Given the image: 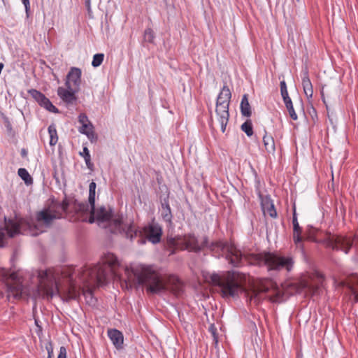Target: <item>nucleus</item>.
Returning a JSON list of instances; mask_svg holds the SVG:
<instances>
[{
  "mask_svg": "<svg viewBox=\"0 0 358 358\" xmlns=\"http://www.w3.org/2000/svg\"><path fill=\"white\" fill-rule=\"evenodd\" d=\"M231 98V92L229 87L224 85L219 93L216 101L215 113L220 124L221 131L224 133L229 122V107Z\"/></svg>",
  "mask_w": 358,
  "mask_h": 358,
  "instance_id": "0eeeda50",
  "label": "nucleus"
},
{
  "mask_svg": "<svg viewBox=\"0 0 358 358\" xmlns=\"http://www.w3.org/2000/svg\"><path fill=\"white\" fill-rule=\"evenodd\" d=\"M114 224L120 232H124L126 237L130 241H132L135 238L139 237L138 240L139 245L145 244L146 240L152 244H157L161 241L162 229L158 224H149L140 229L133 223L128 225L123 224L122 220L117 218L114 220Z\"/></svg>",
  "mask_w": 358,
  "mask_h": 358,
  "instance_id": "39448f33",
  "label": "nucleus"
},
{
  "mask_svg": "<svg viewBox=\"0 0 358 358\" xmlns=\"http://www.w3.org/2000/svg\"><path fill=\"white\" fill-rule=\"evenodd\" d=\"M69 208L74 212H86L88 206L83 202L78 201L74 196L65 195L62 202L55 200L48 207L36 214V223L31 220L22 219L19 221L5 218V229L9 237L13 238L20 234L21 230L26 229L28 233L33 236H36L45 231L43 227L50 228L55 220L63 217L64 214L69 213Z\"/></svg>",
  "mask_w": 358,
  "mask_h": 358,
  "instance_id": "f257e3e1",
  "label": "nucleus"
},
{
  "mask_svg": "<svg viewBox=\"0 0 358 358\" xmlns=\"http://www.w3.org/2000/svg\"><path fill=\"white\" fill-rule=\"evenodd\" d=\"M241 112L243 116L250 117L252 115L251 106L248 101V95L243 94L241 102Z\"/></svg>",
  "mask_w": 358,
  "mask_h": 358,
  "instance_id": "412c9836",
  "label": "nucleus"
},
{
  "mask_svg": "<svg viewBox=\"0 0 358 358\" xmlns=\"http://www.w3.org/2000/svg\"><path fill=\"white\" fill-rule=\"evenodd\" d=\"M88 206V210L86 212H74L72 211V208H69V213H75V214H80V215H85L86 213H90V217H89V222L90 223H94L95 221H96V215H95L94 212V206L92 207L90 204L85 203Z\"/></svg>",
  "mask_w": 358,
  "mask_h": 358,
  "instance_id": "b1692460",
  "label": "nucleus"
},
{
  "mask_svg": "<svg viewBox=\"0 0 358 358\" xmlns=\"http://www.w3.org/2000/svg\"><path fill=\"white\" fill-rule=\"evenodd\" d=\"M280 93H281V96L282 97L283 101L290 99V97L289 96V94H288L287 85H286L285 81V80L280 81Z\"/></svg>",
  "mask_w": 358,
  "mask_h": 358,
  "instance_id": "72a5a7b5",
  "label": "nucleus"
},
{
  "mask_svg": "<svg viewBox=\"0 0 358 358\" xmlns=\"http://www.w3.org/2000/svg\"><path fill=\"white\" fill-rule=\"evenodd\" d=\"M243 275L238 271H228L224 275L213 273L210 276V282L213 285L221 288L222 297H238L239 294L245 292L241 284Z\"/></svg>",
  "mask_w": 358,
  "mask_h": 358,
  "instance_id": "423d86ee",
  "label": "nucleus"
},
{
  "mask_svg": "<svg viewBox=\"0 0 358 358\" xmlns=\"http://www.w3.org/2000/svg\"><path fill=\"white\" fill-rule=\"evenodd\" d=\"M45 348L48 351V358H51L53 356V348H52V343L50 342L48 343L46 346H45Z\"/></svg>",
  "mask_w": 358,
  "mask_h": 358,
  "instance_id": "58836bf2",
  "label": "nucleus"
},
{
  "mask_svg": "<svg viewBox=\"0 0 358 358\" xmlns=\"http://www.w3.org/2000/svg\"><path fill=\"white\" fill-rule=\"evenodd\" d=\"M5 234L3 231H0V248L4 245Z\"/></svg>",
  "mask_w": 358,
  "mask_h": 358,
  "instance_id": "a18cd8bd",
  "label": "nucleus"
},
{
  "mask_svg": "<svg viewBox=\"0 0 358 358\" xmlns=\"http://www.w3.org/2000/svg\"><path fill=\"white\" fill-rule=\"evenodd\" d=\"M83 294L86 298L90 297L91 301L93 299L92 290L91 289L88 288L86 290H83Z\"/></svg>",
  "mask_w": 358,
  "mask_h": 358,
  "instance_id": "a19ab883",
  "label": "nucleus"
},
{
  "mask_svg": "<svg viewBox=\"0 0 358 358\" xmlns=\"http://www.w3.org/2000/svg\"><path fill=\"white\" fill-rule=\"evenodd\" d=\"M241 130L244 131L248 136L253 134V127L250 120H247L241 127Z\"/></svg>",
  "mask_w": 358,
  "mask_h": 358,
  "instance_id": "7c9ffc66",
  "label": "nucleus"
},
{
  "mask_svg": "<svg viewBox=\"0 0 358 358\" xmlns=\"http://www.w3.org/2000/svg\"><path fill=\"white\" fill-rule=\"evenodd\" d=\"M304 287H305L306 288L309 289H312V287H311L310 286H309L308 284H306V285H304Z\"/></svg>",
  "mask_w": 358,
  "mask_h": 358,
  "instance_id": "09e8293b",
  "label": "nucleus"
},
{
  "mask_svg": "<svg viewBox=\"0 0 358 358\" xmlns=\"http://www.w3.org/2000/svg\"><path fill=\"white\" fill-rule=\"evenodd\" d=\"M96 187V185L94 181L90 183L88 202L92 207H94L95 203Z\"/></svg>",
  "mask_w": 358,
  "mask_h": 358,
  "instance_id": "a878e982",
  "label": "nucleus"
},
{
  "mask_svg": "<svg viewBox=\"0 0 358 358\" xmlns=\"http://www.w3.org/2000/svg\"><path fill=\"white\" fill-rule=\"evenodd\" d=\"M47 275H48L47 271H43V275H41V278L46 277Z\"/></svg>",
  "mask_w": 358,
  "mask_h": 358,
  "instance_id": "de8ad7c7",
  "label": "nucleus"
},
{
  "mask_svg": "<svg viewBox=\"0 0 358 358\" xmlns=\"http://www.w3.org/2000/svg\"><path fill=\"white\" fill-rule=\"evenodd\" d=\"M138 285H145L146 291L152 294H159L170 291L175 295L182 292V283L174 275L164 277L154 265L140 264L131 270Z\"/></svg>",
  "mask_w": 358,
  "mask_h": 358,
  "instance_id": "7ed1b4c3",
  "label": "nucleus"
},
{
  "mask_svg": "<svg viewBox=\"0 0 358 358\" xmlns=\"http://www.w3.org/2000/svg\"><path fill=\"white\" fill-rule=\"evenodd\" d=\"M321 94H322V98L323 102L325 103V100H324V94H323L322 92H321Z\"/></svg>",
  "mask_w": 358,
  "mask_h": 358,
  "instance_id": "8fccbe9b",
  "label": "nucleus"
},
{
  "mask_svg": "<svg viewBox=\"0 0 358 358\" xmlns=\"http://www.w3.org/2000/svg\"><path fill=\"white\" fill-rule=\"evenodd\" d=\"M78 92V89H73V87H71L70 90L67 87L64 88L62 87H59L57 89L58 96L67 104H72L76 101L77 97L76 96V93Z\"/></svg>",
  "mask_w": 358,
  "mask_h": 358,
  "instance_id": "2eb2a0df",
  "label": "nucleus"
},
{
  "mask_svg": "<svg viewBox=\"0 0 358 358\" xmlns=\"http://www.w3.org/2000/svg\"><path fill=\"white\" fill-rule=\"evenodd\" d=\"M94 212L96 215V222L99 224L111 221L112 225L114 227V229L112 230V232L121 233L114 224V220L115 219L111 220L113 217V210L110 207H108V208H106L104 206H101L97 208L94 207Z\"/></svg>",
  "mask_w": 358,
  "mask_h": 358,
  "instance_id": "f8f14e48",
  "label": "nucleus"
},
{
  "mask_svg": "<svg viewBox=\"0 0 358 358\" xmlns=\"http://www.w3.org/2000/svg\"><path fill=\"white\" fill-rule=\"evenodd\" d=\"M263 142L266 150L268 153H274L275 150V141L271 136H268L267 132L265 131V134L263 136Z\"/></svg>",
  "mask_w": 358,
  "mask_h": 358,
  "instance_id": "4be33fe9",
  "label": "nucleus"
},
{
  "mask_svg": "<svg viewBox=\"0 0 358 358\" xmlns=\"http://www.w3.org/2000/svg\"><path fill=\"white\" fill-rule=\"evenodd\" d=\"M225 244L222 242H213L210 245L208 244L206 248H208L213 253L214 255H219L225 248Z\"/></svg>",
  "mask_w": 358,
  "mask_h": 358,
  "instance_id": "393cba45",
  "label": "nucleus"
},
{
  "mask_svg": "<svg viewBox=\"0 0 358 358\" xmlns=\"http://www.w3.org/2000/svg\"><path fill=\"white\" fill-rule=\"evenodd\" d=\"M209 331L212 334V335L213 336V340L215 341V343L217 344V342H218V341H217V329H216V327H215V325L213 324L210 326Z\"/></svg>",
  "mask_w": 358,
  "mask_h": 358,
  "instance_id": "e433bc0d",
  "label": "nucleus"
},
{
  "mask_svg": "<svg viewBox=\"0 0 358 358\" xmlns=\"http://www.w3.org/2000/svg\"><path fill=\"white\" fill-rule=\"evenodd\" d=\"M22 3L24 4L25 7V11L27 15H29V12L30 10V4H29V0H22Z\"/></svg>",
  "mask_w": 358,
  "mask_h": 358,
  "instance_id": "37998d69",
  "label": "nucleus"
},
{
  "mask_svg": "<svg viewBox=\"0 0 358 358\" xmlns=\"http://www.w3.org/2000/svg\"><path fill=\"white\" fill-rule=\"evenodd\" d=\"M313 292H315L317 289V287L313 288Z\"/></svg>",
  "mask_w": 358,
  "mask_h": 358,
  "instance_id": "3c124183",
  "label": "nucleus"
},
{
  "mask_svg": "<svg viewBox=\"0 0 358 358\" xmlns=\"http://www.w3.org/2000/svg\"><path fill=\"white\" fill-rule=\"evenodd\" d=\"M119 266V262L116 256L112 253L104 255L103 263L93 266H85L79 271L80 278L85 284L90 285L96 284L101 286L107 282L108 275L111 273L116 276L115 268Z\"/></svg>",
  "mask_w": 358,
  "mask_h": 358,
  "instance_id": "20e7f679",
  "label": "nucleus"
},
{
  "mask_svg": "<svg viewBox=\"0 0 358 358\" xmlns=\"http://www.w3.org/2000/svg\"><path fill=\"white\" fill-rule=\"evenodd\" d=\"M81 75L82 71L80 69L71 67L66 76V80L65 82L66 87L71 90V87H72L71 83H72L75 89L79 90L81 83Z\"/></svg>",
  "mask_w": 358,
  "mask_h": 358,
  "instance_id": "ddd939ff",
  "label": "nucleus"
},
{
  "mask_svg": "<svg viewBox=\"0 0 358 358\" xmlns=\"http://www.w3.org/2000/svg\"><path fill=\"white\" fill-rule=\"evenodd\" d=\"M48 133L50 134V145H55L58 141V136L55 125L51 124L48 127Z\"/></svg>",
  "mask_w": 358,
  "mask_h": 358,
  "instance_id": "c85d7f7f",
  "label": "nucleus"
},
{
  "mask_svg": "<svg viewBox=\"0 0 358 358\" xmlns=\"http://www.w3.org/2000/svg\"><path fill=\"white\" fill-rule=\"evenodd\" d=\"M208 239L205 236L201 245L199 244L197 238L194 234H188L183 236L181 244L184 245V249L189 252H199L208 246Z\"/></svg>",
  "mask_w": 358,
  "mask_h": 358,
  "instance_id": "1a4fd4ad",
  "label": "nucleus"
},
{
  "mask_svg": "<svg viewBox=\"0 0 358 358\" xmlns=\"http://www.w3.org/2000/svg\"><path fill=\"white\" fill-rule=\"evenodd\" d=\"M284 103H285V105L289 112V115L290 117L293 120H296L298 118V116L294 109L292 101L291 99L284 101Z\"/></svg>",
  "mask_w": 358,
  "mask_h": 358,
  "instance_id": "c756f323",
  "label": "nucleus"
},
{
  "mask_svg": "<svg viewBox=\"0 0 358 358\" xmlns=\"http://www.w3.org/2000/svg\"><path fill=\"white\" fill-rule=\"evenodd\" d=\"M51 358H52V357H51Z\"/></svg>",
  "mask_w": 358,
  "mask_h": 358,
  "instance_id": "864d4df0",
  "label": "nucleus"
},
{
  "mask_svg": "<svg viewBox=\"0 0 358 358\" xmlns=\"http://www.w3.org/2000/svg\"><path fill=\"white\" fill-rule=\"evenodd\" d=\"M92 129H94V127L91 122H89L87 124H83L82 127L79 129V131L81 134H85L84 132H88L91 131Z\"/></svg>",
  "mask_w": 358,
  "mask_h": 358,
  "instance_id": "f704fd0d",
  "label": "nucleus"
},
{
  "mask_svg": "<svg viewBox=\"0 0 358 358\" xmlns=\"http://www.w3.org/2000/svg\"><path fill=\"white\" fill-rule=\"evenodd\" d=\"M262 208L264 213H267L271 217H277L278 215L274 204L269 198H266L262 201Z\"/></svg>",
  "mask_w": 358,
  "mask_h": 358,
  "instance_id": "6ab92c4d",
  "label": "nucleus"
},
{
  "mask_svg": "<svg viewBox=\"0 0 358 358\" xmlns=\"http://www.w3.org/2000/svg\"><path fill=\"white\" fill-rule=\"evenodd\" d=\"M144 40L148 43H153L155 39V33L151 28L145 29L143 36Z\"/></svg>",
  "mask_w": 358,
  "mask_h": 358,
  "instance_id": "473e14b6",
  "label": "nucleus"
},
{
  "mask_svg": "<svg viewBox=\"0 0 358 358\" xmlns=\"http://www.w3.org/2000/svg\"><path fill=\"white\" fill-rule=\"evenodd\" d=\"M108 336L116 348H122L124 338L121 331L116 329H111L108 331Z\"/></svg>",
  "mask_w": 358,
  "mask_h": 358,
  "instance_id": "a211bd4d",
  "label": "nucleus"
},
{
  "mask_svg": "<svg viewBox=\"0 0 358 358\" xmlns=\"http://www.w3.org/2000/svg\"><path fill=\"white\" fill-rule=\"evenodd\" d=\"M85 7L87 10V12L89 14L91 13L92 12V10H91V0H85Z\"/></svg>",
  "mask_w": 358,
  "mask_h": 358,
  "instance_id": "c03bdc74",
  "label": "nucleus"
},
{
  "mask_svg": "<svg viewBox=\"0 0 358 358\" xmlns=\"http://www.w3.org/2000/svg\"><path fill=\"white\" fill-rule=\"evenodd\" d=\"M354 242L355 247L358 250V234L355 236L354 240H352L347 236L329 234L322 241V243L327 248H331L333 250L336 251L341 250L345 254L349 253Z\"/></svg>",
  "mask_w": 358,
  "mask_h": 358,
  "instance_id": "6e6552de",
  "label": "nucleus"
},
{
  "mask_svg": "<svg viewBox=\"0 0 358 358\" xmlns=\"http://www.w3.org/2000/svg\"><path fill=\"white\" fill-rule=\"evenodd\" d=\"M292 225H293V241L296 245H298L303 241L302 236V228L300 227L297 215L296 212L295 206H293V215H292Z\"/></svg>",
  "mask_w": 358,
  "mask_h": 358,
  "instance_id": "dca6fc26",
  "label": "nucleus"
},
{
  "mask_svg": "<svg viewBox=\"0 0 358 358\" xmlns=\"http://www.w3.org/2000/svg\"><path fill=\"white\" fill-rule=\"evenodd\" d=\"M19 176L24 181L25 184L29 185L33 183V179L24 168H20L17 171Z\"/></svg>",
  "mask_w": 358,
  "mask_h": 358,
  "instance_id": "bb28decb",
  "label": "nucleus"
},
{
  "mask_svg": "<svg viewBox=\"0 0 358 358\" xmlns=\"http://www.w3.org/2000/svg\"><path fill=\"white\" fill-rule=\"evenodd\" d=\"M21 156L24 158L27 156V151L24 149V148H22L21 150Z\"/></svg>",
  "mask_w": 358,
  "mask_h": 358,
  "instance_id": "49530a36",
  "label": "nucleus"
},
{
  "mask_svg": "<svg viewBox=\"0 0 358 358\" xmlns=\"http://www.w3.org/2000/svg\"><path fill=\"white\" fill-rule=\"evenodd\" d=\"M161 215L166 222H171L173 215L168 199H164L162 203Z\"/></svg>",
  "mask_w": 358,
  "mask_h": 358,
  "instance_id": "aec40b11",
  "label": "nucleus"
},
{
  "mask_svg": "<svg viewBox=\"0 0 358 358\" xmlns=\"http://www.w3.org/2000/svg\"><path fill=\"white\" fill-rule=\"evenodd\" d=\"M78 121L79 122L83 125V124H88L89 122H90L88 120V117L86 115L85 113H80L78 116Z\"/></svg>",
  "mask_w": 358,
  "mask_h": 358,
  "instance_id": "4c0bfd02",
  "label": "nucleus"
},
{
  "mask_svg": "<svg viewBox=\"0 0 358 358\" xmlns=\"http://www.w3.org/2000/svg\"><path fill=\"white\" fill-rule=\"evenodd\" d=\"M62 297L65 298L66 301L76 299L79 296V291L74 282H73V277L69 276V283L68 287L61 293Z\"/></svg>",
  "mask_w": 358,
  "mask_h": 358,
  "instance_id": "f3484780",
  "label": "nucleus"
},
{
  "mask_svg": "<svg viewBox=\"0 0 358 358\" xmlns=\"http://www.w3.org/2000/svg\"><path fill=\"white\" fill-rule=\"evenodd\" d=\"M57 358H66V349L64 346H61Z\"/></svg>",
  "mask_w": 358,
  "mask_h": 358,
  "instance_id": "ea45409f",
  "label": "nucleus"
},
{
  "mask_svg": "<svg viewBox=\"0 0 358 358\" xmlns=\"http://www.w3.org/2000/svg\"><path fill=\"white\" fill-rule=\"evenodd\" d=\"M29 94L42 107L50 112L58 113L59 110L43 93L35 89L28 90Z\"/></svg>",
  "mask_w": 358,
  "mask_h": 358,
  "instance_id": "9b49d317",
  "label": "nucleus"
},
{
  "mask_svg": "<svg viewBox=\"0 0 358 358\" xmlns=\"http://www.w3.org/2000/svg\"><path fill=\"white\" fill-rule=\"evenodd\" d=\"M226 259L234 267H241L247 262L251 264L266 266L268 272H279L285 270L290 272L294 264V261L291 255H282L278 252H263L258 254L243 255L236 248L227 250Z\"/></svg>",
  "mask_w": 358,
  "mask_h": 358,
  "instance_id": "f03ea898",
  "label": "nucleus"
},
{
  "mask_svg": "<svg viewBox=\"0 0 358 358\" xmlns=\"http://www.w3.org/2000/svg\"><path fill=\"white\" fill-rule=\"evenodd\" d=\"M85 133V135H86L87 136V138H89V140L91 141V142H95L97 140V136L96 134L94 133V130L92 129L91 131H88V132H84Z\"/></svg>",
  "mask_w": 358,
  "mask_h": 358,
  "instance_id": "c9c22d12",
  "label": "nucleus"
},
{
  "mask_svg": "<svg viewBox=\"0 0 358 358\" xmlns=\"http://www.w3.org/2000/svg\"><path fill=\"white\" fill-rule=\"evenodd\" d=\"M302 85L303 90L313 87L311 81L309 78L308 69L307 67H306L305 69L302 71Z\"/></svg>",
  "mask_w": 358,
  "mask_h": 358,
  "instance_id": "cd10ccee",
  "label": "nucleus"
},
{
  "mask_svg": "<svg viewBox=\"0 0 358 358\" xmlns=\"http://www.w3.org/2000/svg\"><path fill=\"white\" fill-rule=\"evenodd\" d=\"M306 96L308 99L312 98L313 94V87L310 88H308L303 90Z\"/></svg>",
  "mask_w": 358,
  "mask_h": 358,
  "instance_id": "79ce46f5",
  "label": "nucleus"
},
{
  "mask_svg": "<svg viewBox=\"0 0 358 358\" xmlns=\"http://www.w3.org/2000/svg\"><path fill=\"white\" fill-rule=\"evenodd\" d=\"M276 289V284L271 279L260 280L257 286L252 291L250 300H254L255 302H259L261 299L260 294L262 293H267L271 289Z\"/></svg>",
  "mask_w": 358,
  "mask_h": 358,
  "instance_id": "9d476101",
  "label": "nucleus"
},
{
  "mask_svg": "<svg viewBox=\"0 0 358 358\" xmlns=\"http://www.w3.org/2000/svg\"><path fill=\"white\" fill-rule=\"evenodd\" d=\"M8 297H13L15 299H21L25 293V288L22 283L19 281H14L7 285Z\"/></svg>",
  "mask_w": 358,
  "mask_h": 358,
  "instance_id": "4468645a",
  "label": "nucleus"
},
{
  "mask_svg": "<svg viewBox=\"0 0 358 358\" xmlns=\"http://www.w3.org/2000/svg\"><path fill=\"white\" fill-rule=\"evenodd\" d=\"M79 155L82 156L85 162L87 167L90 170H94V164L91 161V155L87 147H83V152H80Z\"/></svg>",
  "mask_w": 358,
  "mask_h": 358,
  "instance_id": "5701e85b",
  "label": "nucleus"
},
{
  "mask_svg": "<svg viewBox=\"0 0 358 358\" xmlns=\"http://www.w3.org/2000/svg\"><path fill=\"white\" fill-rule=\"evenodd\" d=\"M57 292H60V291H59V288L57 287Z\"/></svg>",
  "mask_w": 358,
  "mask_h": 358,
  "instance_id": "603ef678",
  "label": "nucleus"
},
{
  "mask_svg": "<svg viewBox=\"0 0 358 358\" xmlns=\"http://www.w3.org/2000/svg\"><path fill=\"white\" fill-rule=\"evenodd\" d=\"M103 59L104 55L103 53L95 54L93 57L92 66L94 68L99 66L102 64Z\"/></svg>",
  "mask_w": 358,
  "mask_h": 358,
  "instance_id": "2f4dec72",
  "label": "nucleus"
}]
</instances>
